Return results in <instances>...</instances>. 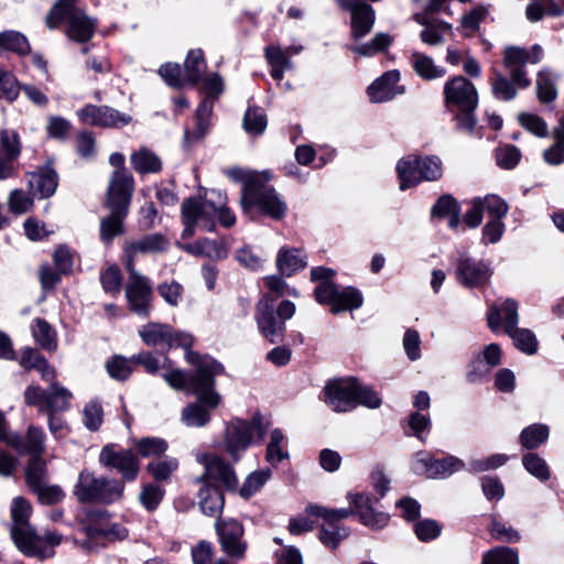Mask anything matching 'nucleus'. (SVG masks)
<instances>
[{"instance_id": "nucleus-18", "label": "nucleus", "mask_w": 564, "mask_h": 564, "mask_svg": "<svg viewBox=\"0 0 564 564\" xmlns=\"http://www.w3.org/2000/svg\"><path fill=\"white\" fill-rule=\"evenodd\" d=\"M82 530L87 539L80 542V546L86 551H91L99 545V542H94L95 540L117 541L128 536V530L124 527L110 523L104 517L90 519V522L83 525Z\"/></svg>"}, {"instance_id": "nucleus-10", "label": "nucleus", "mask_w": 564, "mask_h": 564, "mask_svg": "<svg viewBox=\"0 0 564 564\" xmlns=\"http://www.w3.org/2000/svg\"><path fill=\"white\" fill-rule=\"evenodd\" d=\"M445 107L454 112L456 110L476 109L478 93L473 83L463 76H455L444 84Z\"/></svg>"}, {"instance_id": "nucleus-49", "label": "nucleus", "mask_w": 564, "mask_h": 564, "mask_svg": "<svg viewBox=\"0 0 564 564\" xmlns=\"http://www.w3.org/2000/svg\"><path fill=\"white\" fill-rule=\"evenodd\" d=\"M0 48L24 55L30 52V44L23 34L15 31H4L0 33Z\"/></svg>"}, {"instance_id": "nucleus-8", "label": "nucleus", "mask_w": 564, "mask_h": 564, "mask_svg": "<svg viewBox=\"0 0 564 564\" xmlns=\"http://www.w3.org/2000/svg\"><path fill=\"white\" fill-rule=\"evenodd\" d=\"M306 513L322 520L318 540L326 547L336 550L349 536L350 529L340 521L352 516L351 509H332L319 505H308Z\"/></svg>"}, {"instance_id": "nucleus-9", "label": "nucleus", "mask_w": 564, "mask_h": 564, "mask_svg": "<svg viewBox=\"0 0 564 564\" xmlns=\"http://www.w3.org/2000/svg\"><path fill=\"white\" fill-rule=\"evenodd\" d=\"M315 297L319 304L329 305L335 314L357 310L364 304V296L358 289L338 288L335 283L317 284Z\"/></svg>"}, {"instance_id": "nucleus-40", "label": "nucleus", "mask_w": 564, "mask_h": 564, "mask_svg": "<svg viewBox=\"0 0 564 564\" xmlns=\"http://www.w3.org/2000/svg\"><path fill=\"white\" fill-rule=\"evenodd\" d=\"M433 216L444 218L451 228H456L459 223V207L456 200L451 196H442L432 208Z\"/></svg>"}, {"instance_id": "nucleus-22", "label": "nucleus", "mask_w": 564, "mask_h": 564, "mask_svg": "<svg viewBox=\"0 0 564 564\" xmlns=\"http://www.w3.org/2000/svg\"><path fill=\"white\" fill-rule=\"evenodd\" d=\"M492 271L489 263L469 257L459 258L456 265V278L459 283L468 288H478L486 284Z\"/></svg>"}, {"instance_id": "nucleus-14", "label": "nucleus", "mask_w": 564, "mask_h": 564, "mask_svg": "<svg viewBox=\"0 0 564 564\" xmlns=\"http://www.w3.org/2000/svg\"><path fill=\"white\" fill-rule=\"evenodd\" d=\"M357 379L343 378L329 381L324 388L325 403L335 412H348L357 408Z\"/></svg>"}, {"instance_id": "nucleus-27", "label": "nucleus", "mask_w": 564, "mask_h": 564, "mask_svg": "<svg viewBox=\"0 0 564 564\" xmlns=\"http://www.w3.org/2000/svg\"><path fill=\"white\" fill-rule=\"evenodd\" d=\"M489 327L496 332L500 326L505 332L512 330L519 322L518 303L514 300H505L500 305H492L487 315Z\"/></svg>"}, {"instance_id": "nucleus-41", "label": "nucleus", "mask_w": 564, "mask_h": 564, "mask_svg": "<svg viewBox=\"0 0 564 564\" xmlns=\"http://www.w3.org/2000/svg\"><path fill=\"white\" fill-rule=\"evenodd\" d=\"M202 511L209 516H218L224 508V496L216 486L203 488L199 492Z\"/></svg>"}, {"instance_id": "nucleus-29", "label": "nucleus", "mask_w": 564, "mask_h": 564, "mask_svg": "<svg viewBox=\"0 0 564 564\" xmlns=\"http://www.w3.org/2000/svg\"><path fill=\"white\" fill-rule=\"evenodd\" d=\"M278 271L284 276H291L307 267V257L302 249L282 247L276 254Z\"/></svg>"}, {"instance_id": "nucleus-53", "label": "nucleus", "mask_w": 564, "mask_h": 564, "mask_svg": "<svg viewBox=\"0 0 564 564\" xmlns=\"http://www.w3.org/2000/svg\"><path fill=\"white\" fill-rule=\"evenodd\" d=\"M481 564H519V555L513 549L498 546L484 555Z\"/></svg>"}, {"instance_id": "nucleus-42", "label": "nucleus", "mask_w": 564, "mask_h": 564, "mask_svg": "<svg viewBox=\"0 0 564 564\" xmlns=\"http://www.w3.org/2000/svg\"><path fill=\"white\" fill-rule=\"evenodd\" d=\"M270 468H261L250 473L240 487L239 494L242 498L248 499L258 492L271 478Z\"/></svg>"}, {"instance_id": "nucleus-23", "label": "nucleus", "mask_w": 564, "mask_h": 564, "mask_svg": "<svg viewBox=\"0 0 564 564\" xmlns=\"http://www.w3.org/2000/svg\"><path fill=\"white\" fill-rule=\"evenodd\" d=\"M485 212H487L489 216H506L508 212V205L503 199L496 195H487L485 197L474 198L470 202V208L464 216V221L470 228H476L481 224Z\"/></svg>"}, {"instance_id": "nucleus-15", "label": "nucleus", "mask_w": 564, "mask_h": 564, "mask_svg": "<svg viewBox=\"0 0 564 564\" xmlns=\"http://www.w3.org/2000/svg\"><path fill=\"white\" fill-rule=\"evenodd\" d=\"M254 319L258 332L269 343L281 341L285 332V325L275 316L274 300L268 295L262 296L256 305Z\"/></svg>"}, {"instance_id": "nucleus-24", "label": "nucleus", "mask_w": 564, "mask_h": 564, "mask_svg": "<svg viewBox=\"0 0 564 564\" xmlns=\"http://www.w3.org/2000/svg\"><path fill=\"white\" fill-rule=\"evenodd\" d=\"M339 6L351 13V30L355 39L368 34L375 22V11L362 0H337Z\"/></svg>"}, {"instance_id": "nucleus-2", "label": "nucleus", "mask_w": 564, "mask_h": 564, "mask_svg": "<svg viewBox=\"0 0 564 564\" xmlns=\"http://www.w3.org/2000/svg\"><path fill=\"white\" fill-rule=\"evenodd\" d=\"M181 219L184 226L182 240L193 237L196 229L213 231L216 221L225 227H231L236 223L235 215L227 207V197L217 189L206 191L204 196L184 199Z\"/></svg>"}, {"instance_id": "nucleus-64", "label": "nucleus", "mask_w": 564, "mask_h": 564, "mask_svg": "<svg viewBox=\"0 0 564 564\" xmlns=\"http://www.w3.org/2000/svg\"><path fill=\"white\" fill-rule=\"evenodd\" d=\"M543 158L546 163L557 165L564 162V123L558 131L556 142L543 152Z\"/></svg>"}, {"instance_id": "nucleus-43", "label": "nucleus", "mask_w": 564, "mask_h": 564, "mask_svg": "<svg viewBox=\"0 0 564 564\" xmlns=\"http://www.w3.org/2000/svg\"><path fill=\"white\" fill-rule=\"evenodd\" d=\"M550 430L545 424L535 423L525 427L520 434V443L528 449L536 448L549 438Z\"/></svg>"}, {"instance_id": "nucleus-37", "label": "nucleus", "mask_w": 564, "mask_h": 564, "mask_svg": "<svg viewBox=\"0 0 564 564\" xmlns=\"http://www.w3.org/2000/svg\"><path fill=\"white\" fill-rule=\"evenodd\" d=\"M130 160L134 171L141 174L158 173L162 169L160 158L147 148L133 152Z\"/></svg>"}, {"instance_id": "nucleus-32", "label": "nucleus", "mask_w": 564, "mask_h": 564, "mask_svg": "<svg viewBox=\"0 0 564 564\" xmlns=\"http://www.w3.org/2000/svg\"><path fill=\"white\" fill-rule=\"evenodd\" d=\"M417 155H406L397 162L395 171L399 180V188L405 191L421 183Z\"/></svg>"}, {"instance_id": "nucleus-59", "label": "nucleus", "mask_w": 564, "mask_h": 564, "mask_svg": "<svg viewBox=\"0 0 564 564\" xmlns=\"http://www.w3.org/2000/svg\"><path fill=\"white\" fill-rule=\"evenodd\" d=\"M0 147L9 160H17L21 153V143L18 133L8 130L0 131Z\"/></svg>"}, {"instance_id": "nucleus-56", "label": "nucleus", "mask_w": 564, "mask_h": 564, "mask_svg": "<svg viewBox=\"0 0 564 564\" xmlns=\"http://www.w3.org/2000/svg\"><path fill=\"white\" fill-rule=\"evenodd\" d=\"M133 359H127L121 356H115L108 360L106 367L111 378L116 380H126L132 372Z\"/></svg>"}, {"instance_id": "nucleus-51", "label": "nucleus", "mask_w": 564, "mask_h": 564, "mask_svg": "<svg viewBox=\"0 0 564 564\" xmlns=\"http://www.w3.org/2000/svg\"><path fill=\"white\" fill-rule=\"evenodd\" d=\"M436 460L437 458H435L429 452H417L413 456L411 468L413 473L419 476H425L427 478L434 479V474L436 470Z\"/></svg>"}, {"instance_id": "nucleus-5", "label": "nucleus", "mask_w": 564, "mask_h": 564, "mask_svg": "<svg viewBox=\"0 0 564 564\" xmlns=\"http://www.w3.org/2000/svg\"><path fill=\"white\" fill-rule=\"evenodd\" d=\"M133 189V177L128 170H116L111 174L107 192V205L111 213L100 224L102 241L110 242L122 234V221L128 215Z\"/></svg>"}, {"instance_id": "nucleus-12", "label": "nucleus", "mask_w": 564, "mask_h": 564, "mask_svg": "<svg viewBox=\"0 0 564 564\" xmlns=\"http://www.w3.org/2000/svg\"><path fill=\"white\" fill-rule=\"evenodd\" d=\"M139 335L149 346L173 347L180 346L188 349L193 344V337L180 330H174L167 324L148 323L140 328Z\"/></svg>"}, {"instance_id": "nucleus-50", "label": "nucleus", "mask_w": 564, "mask_h": 564, "mask_svg": "<svg viewBox=\"0 0 564 564\" xmlns=\"http://www.w3.org/2000/svg\"><path fill=\"white\" fill-rule=\"evenodd\" d=\"M415 20L425 25L424 30L421 32V40L429 45H436L441 43L442 35L452 32V25L449 23L443 21L437 23H426L419 17H416Z\"/></svg>"}, {"instance_id": "nucleus-61", "label": "nucleus", "mask_w": 564, "mask_h": 564, "mask_svg": "<svg viewBox=\"0 0 564 564\" xmlns=\"http://www.w3.org/2000/svg\"><path fill=\"white\" fill-rule=\"evenodd\" d=\"M519 123L532 134L544 138L547 135L546 122L534 113L523 112L518 116Z\"/></svg>"}, {"instance_id": "nucleus-7", "label": "nucleus", "mask_w": 564, "mask_h": 564, "mask_svg": "<svg viewBox=\"0 0 564 564\" xmlns=\"http://www.w3.org/2000/svg\"><path fill=\"white\" fill-rule=\"evenodd\" d=\"M124 486L121 481L96 477L88 469H83L74 486L73 494L79 502L111 503L123 495Z\"/></svg>"}, {"instance_id": "nucleus-35", "label": "nucleus", "mask_w": 564, "mask_h": 564, "mask_svg": "<svg viewBox=\"0 0 564 564\" xmlns=\"http://www.w3.org/2000/svg\"><path fill=\"white\" fill-rule=\"evenodd\" d=\"M410 61L416 75L425 80L438 79L446 74L445 68L436 65L432 57L423 53H412Z\"/></svg>"}, {"instance_id": "nucleus-62", "label": "nucleus", "mask_w": 564, "mask_h": 564, "mask_svg": "<svg viewBox=\"0 0 564 564\" xmlns=\"http://www.w3.org/2000/svg\"><path fill=\"white\" fill-rule=\"evenodd\" d=\"M160 76L171 87L182 88L186 86L184 69L178 64L166 63L159 69Z\"/></svg>"}, {"instance_id": "nucleus-30", "label": "nucleus", "mask_w": 564, "mask_h": 564, "mask_svg": "<svg viewBox=\"0 0 564 564\" xmlns=\"http://www.w3.org/2000/svg\"><path fill=\"white\" fill-rule=\"evenodd\" d=\"M177 247L192 256L220 260L227 257L228 248L221 240L200 239L193 243L178 241Z\"/></svg>"}, {"instance_id": "nucleus-17", "label": "nucleus", "mask_w": 564, "mask_h": 564, "mask_svg": "<svg viewBox=\"0 0 564 564\" xmlns=\"http://www.w3.org/2000/svg\"><path fill=\"white\" fill-rule=\"evenodd\" d=\"M215 528L218 534L223 552L235 560H241L248 549V543L243 539L245 530L240 522L229 519L216 522Z\"/></svg>"}, {"instance_id": "nucleus-4", "label": "nucleus", "mask_w": 564, "mask_h": 564, "mask_svg": "<svg viewBox=\"0 0 564 564\" xmlns=\"http://www.w3.org/2000/svg\"><path fill=\"white\" fill-rule=\"evenodd\" d=\"M231 175L243 182L241 196V206L245 212H249L252 207H257L260 214L280 220L288 213V204L283 197L264 182L270 178L268 172H245L232 171Z\"/></svg>"}, {"instance_id": "nucleus-47", "label": "nucleus", "mask_w": 564, "mask_h": 564, "mask_svg": "<svg viewBox=\"0 0 564 564\" xmlns=\"http://www.w3.org/2000/svg\"><path fill=\"white\" fill-rule=\"evenodd\" d=\"M421 182H434L443 175L442 160L436 155L419 156Z\"/></svg>"}, {"instance_id": "nucleus-19", "label": "nucleus", "mask_w": 564, "mask_h": 564, "mask_svg": "<svg viewBox=\"0 0 564 564\" xmlns=\"http://www.w3.org/2000/svg\"><path fill=\"white\" fill-rule=\"evenodd\" d=\"M196 459L204 466L203 477L206 481L236 489L238 479L230 464L214 454L199 453Z\"/></svg>"}, {"instance_id": "nucleus-58", "label": "nucleus", "mask_w": 564, "mask_h": 564, "mask_svg": "<svg viewBox=\"0 0 564 564\" xmlns=\"http://www.w3.org/2000/svg\"><path fill=\"white\" fill-rule=\"evenodd\" d=\"M517 86L516 83L511 79H507L502 75H497L495 79L491 82V90L496 98L500 100H511L517 96Z\"/></svg>"}, {"instance_id": "nucleus-28", "label": "nucleus", "mask_w": 564, "mask_h": 564, "mask_svg": "<svg viewBox=\"0 0 564 564\" xmlns=\"http://www.w3.org/2000/svg\"><path fill=\"white\" fill-rule=\"evenodd\" d=\"M28 184L34 195L40 198L52 196L58 185V176L56 172L48 165L28 174Z\"/></svg>"}, {"instance_id": "nucleus-11", "label": "nucleus", "mask_w": 564, "mask_h": 564, "mask_svg": "<svg viewBox=\"0 0 564 564\" xmlns=\"http://www.w3.org/2000/svg\"><path fill=\"white\" fill-rule=\"evenodd\" d=\"M127 270L129 280L126 285V297L130 310L138 315L147 316L150 313L152 300L150 282L134 269L131 260L127 262Z\"/></svg>"}, {"instance_id": "nucleus-20", "label": "nucleus", "mask_w": 564, "mask_h": 564, "mask_svg": "<svg viewBox=\"0 0 564 564\" xmlns=\"http://www.w3.org/2000/svg\"><path fill=\"white\" fill-rule=\"evenodd\" d=\"M349 507L347 509L352 510V514H357L359 521L372 529L380 530L387 527L389 522V516L384 512L377 511L373 508V499L366 494L349 492L347 495Z\"/></svg>"}, {"instance_id": "nucleus-57", "label": "nucleus", "mask_w": 564, "mask_h": 564, "mask_svg": "<svg viewBox=\"0 0 564 564\" xmlns=\"http://www.w3.org/2000/svg\"><path fill=\"white\" fill-rule=\"evenodd\" d=\"M178 462L174 457H165L161 460L151 462L148 465L149 473L156 480H166L177 469Z\"/></svg>"}, {"instance_id": "nucleus-44", "label": "nucleus", "mask_w": 564, "mask_h": 564, "mask_svg": "<svg viewBox=\"0 0 564 564\" xmlns=\"http://www.w3.org/2000/svg\"><path fill=\"white\" fill-rule=\"evenodd\" d=\"M268 124L267 116L263 109L250 107L243 117V129L250 135H260L264 132Z\"/></svg>"}, {"instance_id": "nucleus-55", "label": "nucleus", "mask_w": 564, "mask_h": 564, "mask_svg": "<svg viewBox=\"0 0 564 564\" xmlns=\"http://www.w3.org/2000/svg\"><path fill=\"white\" fill-rule=\"evenodd\" d=\"M135 448L142 457H155L166 452L167 443L160 437H143L135 442Z\"/></svg>"}, {"instance_id": "nucleus-38", "label": "nucleus", "mask_w": 564, "mask_h": 564, "mask_svg": "<svg viewBox=\"0 0 564 564\" xmlns=\"http://www.w3.org/2000/svg\"><path fill=\"white\" fill-rule=\"evenodd\" d=\"M206 69V62L202 50L196 48L188 52L184 62V78L186 85L198 83Z\"/></svg>"}, {"instance_id": "nucleus-1", "label": "nucleus", "mask_w": 564, "mask_h": 564, "mask_svg": "<svg viewBox=\"0 0 564 564\" xmlns=\"http://www.w3.org/2000/svg\"><path fill=\"white\" fill-rule=\"evenodd\" d=\"M186 360L195 367L191 391L197 401L183 409L181 420L186 426L203 427L210 422V411L221 404L223 398L215 389V377L224 372V367L214 358L194 351L186 352Z\"/></svg>"}, {"instance_id": "nucleus-63", "label": "nucleus", "mask_w": 564, "mask_h": 564, "mask_svg": "<svg viewBox=\"0 0 564 564\" xmlns=\"http://www.w3.org/2000/svg\"><path fill=\"white\" fill-rule=\"evenodd\" d=\"M164 497V490L155 485H147L139 495L140 503L148 510L154 511Z\"/></svg>"}, {"instance_id": "nucleus-48", "label": "nucleus", "mask_w": 564, "mask_h": 564, "mask_svg": "<svg viewBox=\"0 0 564 564\" xmlns=\"http://www.w3.org/2000/svg\"><path fill=\"white\" fill-rule=\"evenodd\" d=\"M35 341L46 350H54L57 346L56 334L53 328L43 319H35L32 326Z\"/></svg>"}, {"instance_id": "nucleus-60", "label": "nucleus", "mask_w": 564, "mask_h": 564, "mask_svg": "<svg viewBox=\"0 0 564 564\" xmlns=\"http://www.w3.org/2000/svg\"><path fill=\"white\" fill-rule=\"evenodd\" d=\"M33 198L22 189H13L8 197V208L11 213L21 215L31 210Z\"/></svg>"}, {"instance_id": "nucleus-3", "label": "nucleus", "mask_w": 564, "mask_h": 564, "mask_svg": "<svg viewBox=\"0 0 564 564\" xmlns=\"http://www.w3.org/2000/svg\"><path fill=\"white\" fill-rule=\"evenodd\" d=\"M11 536L17 547L25 555L47 558L54 555V549L61 544L62 536L56 532L39 535L30 524L31 503L23 497H15L10 507Z\"/></svg>"}, {"instance_id": "nucleus-39", "label": "nucleus", "mask_w": 564, "mask_h": 564, "mask_svg": "<svg viewBox=\"0 0 564 564\" xmlns=\"http://www.w3.org/2000/svg\"><path fill=\"white\" fill-rule=\"evenodd\" d=\"M73 394L66 388L53 382L47 391V400L44 403V413H55L69 408Z\"/></svg>"}, {"instance_id": "nucleus-33", "label": "nucleus", "mask_w": 564, "mask_h": 564, "mask_svg": "<svg viewBox=\"0 0 564 564\" xmlns=\"http://www.w3.org/2000/svg\"><path fill=\"white\" fill-rule=\"evenodd\" d=\"M169 245V240L159 234L150 235L137 241L130 242L124 247L127 262L131 260V263L133 264V258L138 253L161 252L166 250Z\"/></svg>"}, {"instance_id": "nucleus-54", "label": "nucleus", "mask_w": 564, "mask_h": 564, "mask_svg": "<svg viewBox=\"0 0 564 564\" xmlns=\"http://www.w3.org/2000/svg\"><path fill=\"white\" fill-rule=\"evenodd\" d=\"M522 465L528 473L541 481H545L550 478V469L546 462L536 454H525L522 458Z\"/></svg>"}, {"instance_id": "nucleus-25", "label": "nucleus", "mask_w": 564, "mask_h": 564, "mask_svg": "<svg viewBox=\"0 0 564 564\" xmlns=\"http://www.w3.org/2000/svg\"><path fill=\"white\" fill-rule=\"evenodd\" d=\"M99 462L106 467L118 469L128 480L134 479L139 471L138 459L130 451L116 452L111 445L101 449Z\"/></svg>"}, {"instance_id": "nucleus-31", "label": "nucleus", "mask_w": 564, "mask_h": 564, "mask_svg": "<svg viewBox=\"0 0 564 564\" xmlns=\"http://www.w3.org/2000/svg\"><path fill=\"white\" fill-rule=\"evenodd\" d=\"M44 437V432L41 429L30 426L24 438L14 435L12 438L8 440V444L21 454L41 456L45 449Z\"/></svg>"}, {"instance_id": "nucleus-21", "label": "nucleus", "mask_w": 564, "mask_h": 564, "mask_svg": "<svg viewBox=\"0 0 564 564\" xmlns=\"http://www.w3.org/2000/svg\"><path fill=\"white\" fill-rule=\"evenodd\" d=\"M401 75L397 69L383 73L367 87V96L373 104H382L392 100L405 93V88L399 85Z\"/></svg>"}, {"instance_id": "nucleus-45", "label": "nucleus", "mask_w": 564, "mask_h": 564, "mask_svg": "<svg viewBox=\"0 0 564 564\" xmlns=\"http://www.w3.org/2000/svg\"><path fill=\"white\" fill-rule=\"evenodd\" d=\"M512 339L514 346L527 355H533L538 350V339L533 332L527 328L514 327L506 332Z\"/></svg>"}, {"instance_id": "nucleus-36", "label": "nucleus", "mask_w": 564, "mask_h": 564, "mask_svg": "<svg viewBox=\"0 0 564 564\" xmlns=\"http://www.w3.org/2000/svg\"><path fill=\"white\" fill-rule=\"evenodd\" d=\"M289 458L288 441L280 429L270 432L267 445L265 459L272 466H278L282 460Z\"/></svg>"}, {"instance_id": "nucleus-34", "label": "nucleus", "mask_w": 564, "mask_h": 564, "mask_svg": "<svg viewBox=\"0 0 564 564\" xmlns=\"http://www.w3.org/2000/svg\"><path fill=\"white\" fill-rule=\"evenodd\" d=\"M301 48L288 47L282 50L279 46H270L265 51V57L271 66V76L275 80L283 78L284 72L292 67L290 57L300 52Z\"/></svg>"}, {"instance_id": "nucleus-16", "label": "nucleus", "mask_w": 564, "mask_h": 564, "mask_svg": "<svg viewBox=\"0 0 564 564\" xmlns=\"http://www.w3.org/2000/svg\"><path fill=\"white\" fill-rule=\"evenodd\" d=\"M58 24L66 22V36L77 43L89 41L96 29V21L76 6L65 7L57 14Z\"/></svg>"}, {"instance_id": "nucleus-26", "label": "nucleus", "mask_w": 564, "mask_h": 564, "mask_svg": "<svg viewBox=\"0 0 564 564\" xmlns=\"http://www.w3.org/2000/svg\"><path fill=\"white\" fill-rule=\"evenodd\" d=\"M529 59V53L521 47L510 46L503 52V65L508 70L510 78L520 89H524L530 86V79L528 78L524 69Z\"/></svg>"}, {"instance_id": "nucleus-46", "label": "nucleus", "mask_w": 564, "mask_h": 564, "mask_svg": "<svg viewBox=\"0 0 564 564\" xmlns=\"http://www.w3.org/2000/svg\"><path fill=\"white\" fill-rule=\"evenodd\" d=\"M46 462L41 456H33L25 470V480L31 489L46 482Z\"/></svg>"}, {"instance_id": "nucleus-6", "label": "nucleus", "mask_w": 564, "mask_h": 564, "mask_svg": "<svg viewBox=\"0 0 564 564\" xmlns=\"http://www.w3.org/2000/svg\"><path fill=\"white\" fill-rule=\"evenodd\" d=\"M264 429L258 416L251 420L234 417L225 424L220 447L234 462H238L251 446L262 441Z\"/></svg>"}, {"instance_id": "nucleus-13", "label": "nucleus", "mask_w": 564, "mask_h": 564, "mask_svg": "<svg viewBox=\"0 0 564 564\" xmlns=\"http://www.w3.org/2000/svg\"><path fill=\"white\" fill-rule=\"evenodd\" d=\"M76 116L82 123L100 128L120 129L132 122L130 115L105 105H86L76 111Z\"/></svg>"}, {"instance_id": "nucleus-52", "label": "nucleus", "mask_w": 564, "mask_h": 564, "mask_svg": "<svg viewBox=\"0 0 564 564\" xmlns=\"http://www.w3.org/2000/svg\"><path fill=\"white\" fill-rule=\"evenodd\" d=\"M22 89L17 77L11 72L0 68V99L13 102Z\"/></svg>"}]
</instances>
